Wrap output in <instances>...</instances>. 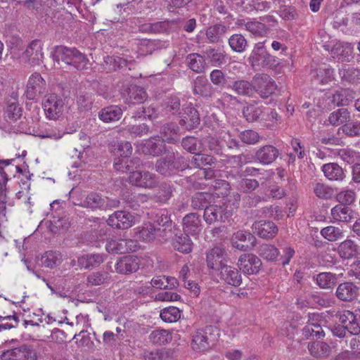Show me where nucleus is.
<instances>
[{
	"label": "nucleus",
	"instance_id": "c9c22d12",
	"mask_svg": "<svg viewBox=\"0 0 360 360\" xmlns=\"http://www.w3.org/2000/svg\"><path fill=\"white\" fill-rule=\"evenodd\" d=\"M312 79L317 83L324 84L331 81L333 78V70L323 65L311 73Z\"/></svg>",
	"mask_w": 360,
	"mask_h": 360
},
{
	"label": "nucleus",
	"instance_id": "f257e3e1",
	"mask_svg": "<svg viewBox=\"0 0 360 360\" xmlns=\"http://www.w3.org/2000/svg\"><path fill=\"white\" fill-rule=\"evenodd\" d=\"M179 128L173 124L164 125L161 129L162 139H150L137 145V150L146 155L159 156L167 150L165 142L175 143L179 140Z\"/></svg>",
	"mask_w": 360,
	"mask_h": 360
},
{
	"label": "nucleus",
	"instance_id": "774afa93",
	"mask_svg": "<svg viewBox=\"0 0 360 360\" xmlns=\"http://www.w3.org/2000/svg\"><path fill=\"white\" fill-rule=\"evenodd\" d=\"M356 194L352 190H344L340 191L337 195L338 201L346 206V205H351L355 201Z\"/></svg>",
	"mask_w": 360,
	"mask_h": 360
},
{
	"label": "nucleus",
	"instance_id": "58836bf2",
	"mask_svg": "<svg viewBox=\"0 0 360 360\" xmlns=\"http://www.w3.org/2000/svg\"><path fill=\"white\" fill-rule=\"evenodd\" d=\"M320 233L322 237L330 242L341 240L345 236L343 229L334 226H328L323 228Z\"/></svg>",
	"mask_w": 360,
	"mask_h": 360
},
{
	"label": "nucleus",
	"instance_id": "f704fd0d",
	"mask_svg": "<svg viewBox=\"0 0 360 360\" xmlns=\"http://www.w3.org/2000/svg\"><path fill=\"white\" fill-rule=\"evenodd\" d=\"M212 86L207 79L202 76H198L194 80L193 93L204 97L210 96L212 94Z\"/></svg>",
	"mask_w": 360,
	"mask_h": 360
},
{
	"label": "nucleus",
	"instance_id": "603ef678",
	"mask_svg": "<svg viewBox=\"0 0 360 360\" xmlns=\"http://www.w3.org/2000/svg\"><path fill=\"white\" fill-rule=\"evenodd\" d=\"M229 44L231 49L238 53H242L245 50L248 45L245 37L241 34H233L229 39Z\"/></svg>",
	"mask_w": 360,
	"mask_h": 360
},
{
	"label": "nucleus",
	"instance_id": "864d4df0",
	"mask_svg": "<svg viewBox=\"0 0 360 360\" xmlns=\"http://www.w3.org/2000/svg\"><path fill=\"white\" fill-rule=\"evenodd\" d=\"M211 198L212 196L208 193H197L192 198L191 206L194 209H205L208 207Z\"/></svg>",
	"mask_w": 360,
	"mask_h": 360
},
{
	"label": "nucleus",
	"instance_id": "4c0bfd02",
	"mask_svg": "<svg viewBox=\"0 0 360 360\" xmlns=\"http://www.w3.org/2000/svg\"><path fill=\"white\" fill-rule=\"evenodd\" d=\"M186 112L187 116H184L180 122L182 126L191 129L200 124L199 114L195 108L193 107L188 108Z\"/></svg>",
	"mask_w": 360,
	"mask_h": 360
},
{
	"label": "nucleus",
	"instance_id": "f8f14e48",
	"mask_svg": "<svg viewBox=\"0 0 360 360\" xmlns=\"http://www.w3.org/2000/svg\"><path fill=\"white\" fill-rule=\"evenodd\" d=\"M43 44L40 40H33L22 53V58L32 65H39L44 58Z\"/></svg>",
	"mask_w": 360,
	"mask_h": 360
},
{
	"label": "nucleus",
	"instance_id": "09e8293b",
	"mask_svg": "<svg viewBox=\"0 0 360 360\" xmlns=\"http://www.w3.org/2000/svg\"><path fill=\"white\" fill-rule=\"evenodd\" d=\"M214 158L209 155L202 154L197 152L191 160V165L197 168H202L206 165H212L214 163Z\"/></svg>",
	"mask_w": 360,
	"mask_h": 360
},
{
	"label": "nucleus",
	"instance_id": "cd10ccee",
	"mask_svg": "<svg viewBox=\"0 0 360 360\" xmlns=\"http://www.w3.org/2000/svg\"><path fill=\"white\" fill-rule=\"evenodd\" d=\"M333 219L338 222H349L353 219V211L351 208L339 204L330 210Z\"/></svg>",
	"mask_w": 360,
	"mask_h": 360
},
{
	"label": "nucleus",
	"instance_id": "9d476101",
	"mask_svg": "<svg viewBox=\"0 0 360 360\" xmlns=\"http://www.w3.org/2000/svg\"><path fill=\"white\" fill-rule=\"evenodd\" d=\"M129 181L132 185L144 188H153L158 183L155 174L148 171H134L130 172Z\"/></svg>",
	"mask_w": 360,
	"mask_h": 360
},
{
	"label": "nucleus",
	"instance_id": "1a4fd4ad",
	"mask_svg": "<svg viewBox=\"0 0 360 360\" xmlns=\"http://www.w3.org/2000/svg\"><path fill=\"white\" fill-rule=\"evenodd\" d=\"M46 82L39 73L32 74L27 80L25 96L29 100H34L46 91Z\"/></svg>",
	"mask_w": 360,
	"mask_h": 360
},
{
	"label": "nucleus",
	"instance_id": "338daca9",
	"mask_svg": "<svg viewBox=\"0 0 360 360\" xmlns=\"http://www.w3.org/2000/svg\"><path fill=\"white\" fill-rule=\"evenodd\" d=\"M181 144L183 148L191 153L195 154L197 152H201L200 146H198V140L193 137L184 139Z\"/></svg>",
	"mask_w": 360,
	"mask_h": 360
},
{
	"label": "nucleus",
	"instance_id": "f3484780",
	"mask_svg": "<svg viewBox=\"0 0 360 360\" xmlns=\"http://www.w3.org/2000/svg\"><path fill=\"white\" fill-rule=\"evenodd\" d=\"M139 259L134 255L120 257L115 265V271L120 274H129L136 272L139 267Z\"/></svg>",
	"mask_w": 360,
	"mask_h": 360
},
{
	"label": "nucleus",
	"instance_id": "9b49d317",
	"mask_svg": "<svg viewBox=\"0 0 360 360\" xmlns=\"http://www.w3.org/2000/svg\"><path fill=\"white\" fill-rule=\"evenodd\" d=\"M340 323L352 335L360 333V309L352 312L345 310L339 315Z\"/></svg>",
	"mask_w": 360,
	"mask_h": 360
},
{
	"label": "nucleus",
	"instance_id": "69168bd1",
	"mask_svg": "<svg viewBox=\"0 0 360 360\" xmlns=\"http://www.w3.org/2000/svg\"><path fill=\"white\" fill-rule=\"evenodd\" d=\"M172 194V189L171 185L164 183L160 185L155 197L159 202H165L171 198Z\"/></svg>",
	"mask_w": 360,
	"mask_h": 360
},
{
	"label": "nucleus",
	"instance_id": "a19ab883",
	"mask_svg": "<svg viewBox=\"0 0 360 360\" xmlns=\"http://www.w3.org/2000/svg\"><path fill=\"white\" fill-rule=\"evenodd\" d=\"M308 349L313 356L320 357L328 356L330 353V347L323 342H313L308 345Z\"/></svg>",
	"mask_w": 360,
	"mask_h": 360
},
{
	"label": "nucleus",
	"instance_id": "7c9ffc66",
	"mask_svg": "<svg viewBox=\"0 0 360 360\" xmlns=\"http://www.w3.org/2000/svg\"><path fill=\"white\" fill-rule=\"evenodd\" d=\"M104 255L101 254H87L78 257V264L81 268L90 269L103 262Z\"/></svg>",
	"mask_w": 360,
	"mask_h": 360
},
{
	"label": "nucleus",
	"instance_id": "4468645a",
	"mask_svg": "<svg viewBox=\"0 0 360 360\" xmlns=\"http://www.w3.org/2000/svg\"><path fill=\"white\" fill-rule=\"evenodd\" d=\"M238 266L244 274H255L259 272L262 262L253 254H243L238 259Z\"/></svg>",
	"mask_w": 360,
	"mask_h": 360
},
{
	"label": "nucleus",
	"instance_id": "c03bdc74",
	"mask_svg": "<svg viewBox=\"0 0 360 360\" xmlns=\"http://www.w3.org/2000/svg\"><path fill=\"white\" fill-rule=\"evenodd\" d=\"M264 112V108L257 104H248L244 107L243 113L248 122H254L258 120Z\"/></svg>",
	"mask_w": 360,
	"mask_h": 360
},
{
	"label": "nucleus",
	"instance_id": "e433bc0d",
	"mask_svg": "<svg viewBox=\"0 0 360 360\" xmlns=\"http://www.w3.org/2000/svg\"><path fill=\"white\" fill-rule=\"evenodd\" d=\"M231 89L238 94L252 96L255 93V84L246 80H238L233 83Z\"/></svg>",
	"mask_w": 360,
	"mask_h": 360
},
{
	"label": "nucleus",
	"instance_id": "7ed1b4c3",
	"mask_svg": "<svg viewBox=\"0 0 360 360\" xmlns=\"http://www.w3.org/2000/svg\"><path fill=\"white\" fill-rule=\"evenodd\" d=\"M42 108L48 119L56 120L63 115L65 108V101L60 96L50 94L44 96Z\"/></svg>",
	"mask_w": 360,
	"mask_h": 360
},
{
	"label": "nucleus",
	"instance_id": "393cba45",
	"mask_svg": "<svg viewBox=\"0 0 360 360\" xmlns=\"http://www.w3.org/2000/svg\"><path fill=\"white\" fill-rule=\"evenodd\" d=\"M134 230L137 238L146 242H150L155 239L157 232L160 231V229L155 228L150 222H147Z\"/></svg>",
	"mask_w": 360,
	"mask_h": 360
},
{
	"label": "nucleus",
	"instance_id": "2f4dec72",
	"mask_svg": "<svg viewBox=\"0 0 360 360\" xmlns=\"http://www.w3.org/2000/svg\"><path fill=\"white\" fill-rule=\"evenodd\" d=\"M322 171L330 181H341L345 177L343 169L336 163L325 164L322 167Z\"/></svg>",
	"mask_w": 360,
	"mask_h": 360
},
{
	"label": "nucleus",
	"instance_id": "79ce46f5",
	"mask_svg": "<svg viewBox=\"0 0 360 360\" xmlns=\"http://www.w3.org/2000/svg\"><path fill=\"white\" fill-rule=\"evenodd\" d=\"M252 238H253V236L251 233L243 231H238L232 236V245L238 250L245 251L248 245H245L244 243H245L247 240H250Z\"/></svg>",
	"mask_w": 360,
	"mask_h": 360
},
{
	"label": "nucleus",
	"instance_id": "e2e57ef3",
	"mask_svg": "<svg viewBox=\"0 0 360 360\" xmlns=\"http://www.w3.org/2000/svg\"><path fill=\"white\" fill-rule=\"evenodd\" d=\"M314 193L319 198L328 199L332 196L333 190L322 183H316L314 186Z\"/></svg>",
	"mask_w": 360,
	"mask_h": 360
},
{
	"label": "nucleus",
	"instance_id": "a211bd4d",
	"mask_svg": "<svg viewBox=\"0 0 360 360\" xmlns=\"http://www.w3.org/2000/svg\"><path fill=\"white\" fill-rule=\"evenodd\" d=\"M252 229L255 233L264 239L274 238L278 232L276 224L270 221H256L252 225Z\"/></svg>",
	"mask_w": 360,
	"mask_h": 360
},
{
	"label": "nucleus",
	"instance_id": "ddd939ff",
	"mask_svg": "<svg viewBox=\"0 0 360 360\" xmlns=\"http://www.w3.org/2000/svg\"><path fill=\"white\" fill-rule=\"evenodd\" d=\"M271 56L264 49L262 43H258L252 51L248 60L255 69L268 66L271 62Z\"/></svg>",
	"mask_w": 360,
	"mask_h": 360
},
{
	"label": "nucleus",
	"instance_id": "c756f323",
	"mask_svg": "<svg viewBox=\"0 0 360 360\" xmlns=\"http://www.w3.org/2000/svg\"><path fill=\"white\" fill-rule=\"evenodd\" d=\"M358 245L352 239H346L341 242L337 249L340 257L345 259L354 257L357 253Z\"/></svg>",
	"mask_w": 360,
	"mask_h": 360
},
{
	"label": "nucleus",
	"instance_id": "bf43d9fd",
	"mask_svg": "<svg viewBox=\"0 0 360 360\" xmlns=\"http://www.w3.org/2000/svg\"><path fill=\"white\" fill-rule=\"evenodd\" d=\"M224 32V26L221 25H216L208 27L206 30L205 34L209 42L217 43L219 41Z\"/></svg>",
	"mask_w": 360,
	"mask_h": 360
},
{
	"label": "nucleus",
	"instance_id": "0e129e2a",
	"mask_svg": "<svg viewBox=\"0 0 360 360\" xmlns=\"http://www.w3.org/2000/svg\"><path fill=\"white\" fill-rule=\"evenodd\" d=\"M108 280L109 275L106 272H94L87 277V282L91 285H101Z\"/></svg>",
	"mask_w": 360,
	"mask_h": 360
},
{
	"label": "nucleus",
	"instance_id": "4be33fe9",
	"mask_svg": "<svg viewBox=\"0 0 360 360\" xmlns=\"http://www.w3.org/2000/svg\"><path fill=\"white\" fill-rule=\"evenodd\" d=\"M220 278L232 286H239L242 283L241 275L234 267L229 265L222 266L220 270Z\"/></svg>",
	"mask_w": 360,
	"mask_h": 360
},
{
	"label": "nucleus",
	"instance_id": "2eb2a0df",
	"mask_svg": "<svg viewBox=\"0 0 360 360\" xmlns=\"http://www.w3.org/2000/svg\"><path fill=\"white\" fill-rule=\"evenodd\" d=\"M134 217L129 212L126 211H117L110 215L107 220L108 226L120 229H127L134 224Z\"/></svg>",
	"mask_w": 360,
	"mask_h": 360
},
{
	"label": "nucleus",
	"instance_id": "13d9d810",
	"mask_svg": "<svg viewBox=\"0 0 360 360\" xmlns=\"http://www.w3.org/2000/svg\"><path fill=\"white\" fill-rule=\"evenodd\" d=\"M115 155L124 158H129L132 153V146L129 141L117 142L112 145Z\"/></svg>",
	"mask_w": 360,
	"mask_h": 360
},
{
	"label": "nucleus",
	"instance_id": "20e7f679",
	"mask_svg": "<svg viewBox=\"0 0 360 360\" xmlns=\"http://www.w3.org/2000/svg\"><path fill=\"white\" fill-rule=\"evenodd\" d=\"M233 208L230 203L223 202L222 205H212L204 211V219L208 224L217 221H224L232 216Z\"/></svg>",
	"mask_w": 360,
	"mask_h": 360
},
{
	"label": "nucleus",
	"instance_id": "412c9836",
	"mask_svg": "<svg viewBox=\"0 0 360 360\" xmlns=\"http://www.w3.org/2000/svg\"><path fill=\"white\" fill-rule=\"evenodd\" d=\"M183 229L184 235L195 236L201 231V221L199 216L195 213L186 215L183 219Z\"/></svg>",
	"mask_w": 360,
	"mask_h": 360
},
{
	"label": "nucleus",
	"instance_id": "052dcab7",
	"mask_svg": "<svg viewBox=\"0 0 360 360\" xmlns=\"http://www.w3.org/2000/svg\"><path fill=\"white\" fill-rule=\"evenodd\" d=\"M130 163H139V160L133 159L129 160V158H124L122 157H118L114 160V167L117 171L121 172H131V167L129 165Z\"/></svg>",
	"mask_w": 360,
	"mask_h": 360
},
{
	"label": "nucleus",
	"instance_id": "bb28decb",
	"mask_svg": "<svg viewBox=\"0 0 360 360\" xmlns=\"http://www.w3.org/2000/svg\"><path fill=\"white\" fill-rule=\"evenodd\" d=\"M185 62L188 68L196 73L203 72L207 68L205 57L199 53L188 54Z\"/></svg>",
	"mask_w": 360,
	"mask_h": 360
},
{
	"label": "nucleus",
	"instance_id": "f03ea898",
	"mask_svg": "<svg viewBox=\"0 0 360 360\" xmlns=\"http://www.w3.org/2000/svg\"><path fill=\"white\" fill-rule=\"evenodd\" d=\"M218 335L217 328L212 326L198 329L192 334L191 348L195 352H205L214 345Z\"/></svg>",
	"mask_w": 360,
	"mask_h": 360
},
{
	"label": "nucleus",
	"instance_id": "72a5a7b5",
	"mask_svg": "<svg viewBox=\"0 0 360 360\" xmlns=\"http://www.w3.org/2000/svg\"><path fill=\"white\" fill-rule=\"evenodd\" d=\"M238 25L255 36H264L268 32V29L264 24L255 20L248 22L240 20Z\"/></svg>",
	"mask_w": 360,
	"mask_h": 360
},
{
	"label": "nucleus",
	"instance_id": "a18cd8bd",
	"mask_svg": "<svg viewBox=\"0 0 360 360\" xmlns=\"http://www.w3.org/2000/svg\"><path fill=\"white\" fill-rule=\"evenodd\" d=\"M316 280L317 285L321 288L328 289L335 285L337 278L335 274L330 272H323L316 276Z\"/></svg>",
	"mask_w": 360,
	"mask_h": 360
},
{
	"label": "nucleus",
	"instance_id": "aec40b11",
	"mask_svg": "<svg viewBox=\"0 0 360 360\" xmlns=\"http://www.w3.org/2000/svg\"><path fill=\"white\" fill-rule=\"evenodd\" d=\"M75 48L58 46L55 47L51 52V57L54 62H56L58 64H60V61H62L68 65H71L75 57Z\"/></svg>",
	"mask_w": 360,
	"mask_h": 360
},
{
	"label": "nucleus",
	"instance_id": "6ab92c4d",
	"mask_svg": "<svg viewBox=\"0 0 360 360\" xmlns=\"http://www.w3.org/2000/svg\"><path fill=\"white\" fill-rule=\"evenodd\" d=\"M359 288L351 282L340 283L336 289L337 297L343 302H352L358 296Z\"/></svg>",
	"mask_w": 360,
	"mask_h": 360
},
{
	"label": "nucleus",
	"instance_id": "3c124183",
	"mask_svg": "<svg viewBox=\"0 0 360 360\" xmlns=\"http://www.w3.org/2000/svg\"><path fill=\"white\" fill-rule=\"evenodd\" d=\"M181 311L179 308L175 307H169L163 309L160 311V318L167 323L176 322L180 319Z\"/></svg>",
	"mask_w": 360,
	"mask_h": 360
},
{
	"label": "nucleus",
	"instance_id": "5fc2aeb1",
	"mask_svg": "<svg viewBox=\"0 0 360 360\" xmlns=\"http://www.w3.org/2000/svg\"><path fill=\"white\" fill-rule=\"evenodd\" d=\"M146 98L147 94L143 88L135 86L130 89L129 93V100L130 103H142L146 100Z\"/></svg>",
	"mask_w": 360,
	"mask_h": 360
},
{
	"label": "nucleus",
	"instance_id": "a878e982",
	"mask_svg": "<svg viewBox=\"0 0 360 360\" xmlns=\"http://www.w3.org/2000/svg\"><path fill=\"white\" fill-rule=\"evenodd\" d=\"M123 114L122 108L117 105H110L103 108L98 112L99 119L105 123L119 120Z\"/></svg>",
	"mask_w": 360,
	"mask_h": 360
},
{
	"label": "nucleus",
	"instance_id": "c85d7f7f",
	"mask_svg": "<svg viewBox=\"0 0 360 360\" xmlns=\"http://www.w3.org/2000/svg\"><path fill=\"white\" fill-rule=\"evenodd\" d=\"M81 205L91 210L103 209L107 206L106 198L97 193H91L81 202Z\"/></svg>",
	"mask_w": 360,
	"mask_h": 360
},
{
	"label": "nucleus",
	"instance_id": "b1692460",
	"mask_svg": "<svg viewBox=\"0 0 360 360\" xmlns=\"http://www.w3.org/2000/svg\"><path fill=\"white\" fill-rule=\"evenodd\" d=\"M324 48L326 50L330 51L331 56L333 58H338L342 61L348 60V57L352 53L350 45L343 44L341 42L335 43L332 47L330 45H324Z\"/></svg>",
	"mask_w": 360,
	"mask_h": 360
},
{
	"label": "nucleus",
	"instance_id": "6e6552de",
	"mask_svg": "<svg viewBox=\"0 0 360 360\" xmlns=\"http://www.w3.org/2000/svg\"><path fill=\"white\" fill-rule=\"evenodd\" d=\"M139 247V243L135 240L112 238L108 240L105 250L111 254H124L129 252H135Z\"/></svg>",
	"mask_w": 360,
	"mask_h": 360
},
{
	"label": "nucleus",
	"instance_id": "680f3d73",
	"mask_svg": "<svg viewBox=\"0 0 360 360\" xmlns=\"http://www.w3.org/2000/svg\"><path fill=\"white\" fill-rule=\"evenodd\" d=\"M326 321L323 315L319 313H311L308 314V321L307 325L302 329L303 333H309L310 327L314 325L326 324Z\"/></svg>",
	"mask_w": 360,
	"mask_h": 360
},
{
	"label": "nucleus",
	"instance_id": "ea45409f",
	"mask_svg": "<svg viewBox=\"0 0 360 360\" xmlns=\"http://www.w3.org/2000/svg\"><path fill=\"white\" fill-rule=\"evenodd\" d=\"M204 54L214 66L221 65L226 62L224 52L221 49L209 47L204 51Z\"/></svg>",
	"mask_w": 360,
	"mask_h": 360
},
{
	"label": "nucleus",
	"instance_id": "de8ad7c7",
	"mask_svg": "<svg viewBox=\"0 0 360 360\" xmlns=\"http://www.w3.org/2000/svg\"><path fill=\"white\" fill-rule=\"evenodd\" d=\"M350 120L349 112L346 108L338 109L330 113L328 117V122L332 125L345 124Z\"/></svg>",
	"mask_w": 360,
	"mask_h": 360
},
{
	"label": "nucleus",
	"instance_id": "6e6d98bb",
	"mask_svg": "<svg viewBox=\"0 0 360 360\" xmlns=\"http://www.w3.org/2000/svg\"><path fill=\"white\" fill-rule=\"evenodd\" d=\"M22 115V109L16 101L8 103L6 112L5 117L9 122L17 121Z\"/></svg>",
	"mask_w": 360,
	"mask_h": 360
},
{
	"label": "nucleus",
	"instance_id": "5701e85b",
	"mask_svg": "<svg viewBox=\"0 0 360 360\" xmlns=\"http://www.w3.org/2000/svg\"><path fill=\"white\" fill-rule=\"evenodd\" d=\"M278 150L271 146L266 145L261 147L256 153V158L263 165L272 163L278 156Z\"/></svg>",
	"mask_w": 360,
	"mask_h": 360
},
{
	"label": "nucleus",
	"instance_id": "49530a36",
	"mask_svg": "<svg viewBox=\"0 0 360 360\" xmlns=\"http://www.w3.org/2000/svg\"><path fill=\"white\" fill-rule=\"evenodd\" d=\"M150 340L155 345H165L169 342L172 336L171 333L167 330H153L149 335Z\"/></svg>",
	"mask_w": 360,
	"mask_h": 360
},
{
	"label": "nucleus",
	"instance_id": "4d7b16f0",
	"mask_svg": "<svg viewBox=\"0 0 360 360\" xmlns=\"http://www.w3.org/2000/svg\"><path fill=\"white\" fill-rule=\"evenodd\" d=\"M259 253L268 261H274L279 255L278 250L273 245L263 244L260 246Z\"/></svg>",
	"mask_w": 360,
	"mask_h": 360
},
{
	"label": "nucleus",
	"instance_id": "8fccbe9b",
	"mask_svg": "<svg viewBox=\"0 0 360 360\" xmlns=\"http://www.w3.org/2000/svg\"><path fill=\"white\" fill-rule=\"evenodd\" d=\"M43 264L49 268H53L60 264L62 262V256L59 252L49 251L42 256Z\"/></svg>",
	"mask_w": 360,
	"mask_h": 360
},
{
	"label": "nucleus",
	"instance_id": "473e14b6",
	"mask_svg": "<svg viewBox=\"0 0 360 360\" xmlns=\"http://www.w3.org/2000/svg\"><path fill=\"white\" fill-rule=\"evenodd\" d=\"M354 98V94L352 90L340 89L333 94L331 102L338 106L347 105Z\"/></svg>",
	"mask_w": 360,
	"mask_h": 360
},
{
	"label": "nucleus",
	"instance_id": "423d86ee",
	"mask_svg": "<svg viewBox=\"0 0 360 360\" xmlns=\"http://www.w3.org/2000/svg\"><path fill=\"white\" fill-rule=\"evenodd\" d=\"M1 360H39L37 351L31 345H22L20 347L4 351L1 355Z\"/></svg>",
	"mask_w": 360,
	"mask_h": 360
},
{
	"label": "nucleus",
	"instance_id": "37998d69",
	"mask_svg": "<svg viewBox=\"0 0 360 360\" xmlns=\"http://www.w3.org/2000/svg\"><path fill=\"white\" fill-rule=\"evenodd\" d=\"M175 250L182 253H189L192 250L193 243L188 236L181 234L176 236L173 241Z\"/></svg>",
	"mask_w": 360,
	"mask_h": 360
},
{
	"label": "nucleus",
	"instance_id": "dca6fc26",
	"mask_svg": "<svg viewBox=\"0 0 360 360\" xmlns=\"http://www.w3.org/2000/svg\"><path fill=\"white\" fill-rule=\"evenodd\" d=\"M206 262L208 268L214 270H221L227 262V255L224 248L214 247L207 253Z\"/></svg>",
	"mask_w": 360,
	"mask_h": 360
},
{
	"label": "nucleus",
	"instance_id": "39448f33",
	"mask_svg": "<svg viewBox=\"0 0 360 360\" xmlns=\"http://www.w3.org/2000/svg\"><path fill=\"white\" fill-rule=\"evenodd\" d=\"M187 163L182 157H176L174 153H169L165 158L157 160L155 169L158 172L169 175L173 169H184Z\"/></svg>",
	"mask_w": 360,
	"mask_h": 360
},
{
	"label": "nucleus",
	"instance_id": "0eeeda50",
	"mask_svg": "<svg viewBox=\"0 0 360 360\" xmlns=\"http://www.w3.org/2000/svg\"><path fill=\"white\" fill-rule=\"evenodd\" d=\"M252 83L255 84V92L263 98L271 96L277 89L275 81L266 74L255 75L252 78Z\"/></svg>",
	"mask_w": 360,
	"mask_h": 360
}]
</instances>
